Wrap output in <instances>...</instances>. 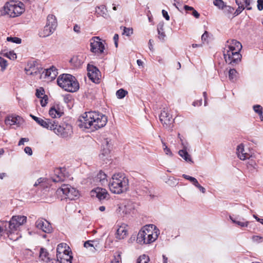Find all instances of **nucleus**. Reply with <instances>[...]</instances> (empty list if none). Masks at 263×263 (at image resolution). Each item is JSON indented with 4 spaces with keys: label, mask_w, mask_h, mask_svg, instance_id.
<instances>
[{
    "label": "nucleus",
    "mask_w": 263,
    "mask_h": 263,
    "mask_svg": "<svg viewBox=\"0 0 263 263\" xmlns=\"http://www.w3.org/2000/svg\"><path fill=\"white\" fill-rule=\"evenodd\" d=\"M252 0H245V8H246L247 10H250L252 9V7H250V5L251 3Z\"/></svg>",
    "instance_id": "obj_57"
},
{
    "label": "nucleus",
    "mask_w": 263,
    "mask_h": 263,
    "mask_svg": "<svg viewBox=\"0 0 263 263\" xmlns=\"http://www.w3.org/2000/svg\"><path fill=\"white\" fill-rule=\"evenodd\" d=\"M162 144L165 153L167 155L172 156L173 154L171 149L167 147V146L166 145V144L164 142H162Z\"/></svg>",
    "instance_id": "obj_50"
},
{
    "label": "nucleus",
    "mask_w": 263,
    "mask_h": 263,
    "mask_svg": "<svg viewBox=\"0 0 263 263\" xmlns=\"http://www.w3.org/2000/svg\"><path fill=\"white\" fill-rule=\"evenodd\" d=\"M30 117L33 119L38 124H40L41 122L43 119L38 118L34 115H30Z\"/></svg>",
    "instance_id": "obj_59"
},
{
    "label": "nucleus",
    "mask_w": 263,
    "mask_h": 263,
    "mask_svg": "<svg viewBox=\"0 0 263 263\" xmlns=\"http://www.w3.org/2000/svg\"><path fill=\"white\" fill-rule=\"evenodd\" d=\"M53 132L62 138H68L73 133L72 126L68 123H63L59 125L56 122Z\"/></svg>",
    "instance_id": "obj_8"
},
{
    "label": "nucleus",
    "mask_w": 263,
    "mask_h": 263,
    "mask_svg": "<svg viewBox=\"0 0 263 263\" xmlns=\"http://www.w3.org/2000/svg\"><path fill=\"white\" fill-rule=\"evenodd\" d=\"M70 63L74 68H80L83 63V58L78 55L73 56L70 59Z\"/></svg>",
    "instance_id": "obj_26"
},
{
    "label": "nucleus",
    "mask_w": 263,
    "mask_h": 263,
    "mask_svg": "<svg viewBox=\"0 0 263 263\" xmlns=\"http://www.w3.org/2000/svg\"><path fill=\"white\" fill-rule=\"evenodd\" d=\"M157 30L158 33L159 39L162 41H164L166 35L164 31L163 25H159L157 27Z\"/></svg>",
    "instance_id": "obj_34"
},
{
    "label": "nucleus",
    "mask_w": 263,
    "mask_h": 263,
    "mask_svg": "<svg viewBox=\"0 0 263 263\" xmlns=\"http://www.w3.org/2000/svg\"><path fill=\"white\" fill-rule=\"evenodd\" d=\"M208 37V32L205 31L204 33L201 36V40L202 42H205L206 41Z\"/></svg>",
    "instance_id": "obj_61"
},
{
    "label": "nucleus",
    "mask_w": 263,
    "mask_h": 263,
    "mask_svg": "<svg viewBox=\"0 0 263 263\" xmlns=\"http://www.w3.org/2000/svg\"><path fill=\"white\" fill-rule=\"evenodd\" d=\"M24 152L26 154H28L29 156H31L32 155V151L30 147L26 146L24 148Z\"/></svg>",
    "instance_id": "obj_58"
},
{
    "label": "nucleus",
    "mask_w": 263,
    "mask_h": 263,
    "mask_svg": "<svg viewBox=\"0 0 263 263\" xmlns=\"http://www.w3.org/2000/svg\"><path fill=\"white\" fill-rule=\"evenodd\" d=\"M178 154L186 162L191 163H193L194 162L192 159L191 156L188 153L187 150H180L178 152Z\"/></svg>",
    "instance_id": "obj_29"
},
{
    "label": "nucleus",
    "mask_w": 263,
    "mask_h": 263,
    "mask_svg": "<svg viewBox=\"0 0 263 263\" xmlns=\"http://www.w3.org/2000/svg\"><path fill=\"white\" fill-rule=\"evenodd\" d=\"M257 8L260 11L263 9V0L257 1Z\"/></svg>",
    "instance_id": "obj_60"
},
{
    "label": "nucleus",
    "mask_w": 263,
    "mask_h": 263,
    "mask_svg": "<svg viewBox=\"0 0 263 263\" xmlns=\"http://www.w3.org/2000/svg\"><path fill=\"white\" fill-rule=\"evenodd\" d=\"M254 111L258 115L262 114V108L260 105H255L253 106Z\"/></svg>",
    "instance_id": "obj_48"
},
{
    "label": "nucleus",
    "mask_w": 263,
    "mask_h": 263,
    "mask_svg": "<svg viewBox=\"0 0 263 263\" xmlns=\"http://www.w3.org/2000/svg\"><path fill=\"white\" fill-rule=\"evenodd\" d=\"M237 72L234 69H230L229 70V79L232 82H235L237 80Z\"/></svg>",
    "instance_id": "obj_36"
},
{
    "label": "nucleus",
    "mask_w": 263,
    "mask_h": 263,
    "mask_svg": "<svg viewBox=\"0 0 263 263\" xmlns=\"http://www.w3.org/2000/svg\"><path fill=\"white\" fill-rule=\"evenodd\" d=\"M21 119L20 116H9L5 119V122L6 125L10 126L18 124Z\"/></svg>",
    "instance_id": "obj_24"
},
{
    "label": "nucleus",
    "mask_w": 263,
    "mask_h": 263,
    "mask_svg": "<svg viewBox=\"0 0 263 263\" xmlns=\"http://www.w3.org/2000/svg\"><path fill=\"white\" fill-rule=\"evenodd\" d=\"M192 14L196 18H198L200 16L199 13L195 9L192 11Z\"/></svg>",
    "instance_id": "obj_64"
},
{
    "label": "nucleus",
    "mask_w": 263,
    "mask_h": 263,
    "mask_svg": "<svg viewBox=\"0 0 263 263\" xmlns=\"http://www.w3.org/2000/svg\"><path fill=\"white\" fill-rule=\"evenodd\" d=\"M84 246L86 248H92L91 251L95 252L99 248V243L97 240H88L84 242Z\"/></svg>",
    "instance_id": "obj_25"
},
{
    "label": "nucleus",
    "mask_w": 263,
    "mask_h": 263,
    "mask_svg": "<svg viewBox=\"0 0 263 263\" xmlns=\"http://www.w3.org/2000/svg\"><path fill=\"white\" fill-rule=\"evenodd\" d=\"M55 30V29L51 28L50 26L46 24L43 29L40 32L39 35L42 37H47L52 34Z\"/></svg>",
    "instance_id": "obj_23"
},
{
    "label": "nucleus",
    "mask_w": 263,
    "mask_h": 263,
    "mask_svg": "<svg viewBox=\"0 0 263 263\" xmlns=\"http://www.w3.org/2000/svg\"><path fill=\"white\" fill-rule=\"evenodd\" d=\"M16 54L13 51H11L8 52V58L11 60H15L16 59Z\"/></svg>",
    "instance_id": "obj_56"
},
{
    "label": "nucleus",
    "mask_w": 263,
    "mask_h": 263,
    "mask_svg": "<svg viewBox=\"0 0 263 263\" xmlns=\"http://www.w3.org/2000/svg\"><path fill=\"white\" fill-rule=\"evenodd\" d=\"M40 125L47 129H49L53 131L54 130L55 126H57L56 121L55 120L47 118H45L44 119H43L41 122Z\"/></svg>",
    "instance_id": "obj_18"
},
{
    "label": "nucleus",
    "mask_w": 263,
    "mask_h": 263,
    "mask_svg": "<svg viewBox=\"0 0 263 263\" xmlns=\"http://www.w3.org/2000/svg\"><path fill=\"white\" fill-rule=\"evenodd\" d=\"M127 234V231L126 228L123 226H120L117 230L116 237L119 239H124Z\"/></svg>",
    "instance_id": "obj_30"
},
{
    "label": "nucleus",
    "mask_w": 263,
    "mask_h": 263,
    "mask_svg": "<svg viewBox=\"0 0 263 263\" xmlns=\"http://www.w3.org/2000/svg\"><path fill=\"white\" fill-rule=\"evenodd\" d=\"M223 11V13L225 14V15H227L228 17H230L231 14H232L234 10V9L233 7L225 5L224 7L222 9Z\"/></svg>",
    "instance_id": "obj_38"
},
{
    "label": "nucleus",
    "mask_w": 263,
    "mask_h": 263,
    "mask_svg": "<svg viewBox=\"0 0 263 263\" xmlns=\"http://www.w3.org/2000/svg\"><path fill=\"white\" fill-rule=\"evenodd\" d=\"M90 51L96 54H102L105 49L104 44L98 36L93 37L90 42Z\"/></svg>",
    "instance_id": "obj_10"
},
{
    "label": "nucleus",
    "mask_w": 263,
    "mask_h": 263,
    "mask_svg": "<svg viewBox=\"0 0 263 263\" xmlns=\"http://www.w3.org/2000/svg\"><path fill=\"white\" fill-rule=\"evenodd\" d=\"M153 225L146 226L140 230L137 235V241L139 243L148 244L154 242L158 236V230L153 229Z\"/></svg>",
    "instance_id": "obj_6"
},
{
    "label": "nucleus",
    "mask_w": 263,
    "mask_h": 263,
    "mask_svg": "<svg viewBox=\"0 0 263 263\" xmlns=\"http://www.w3.org/2000/svg\"><path fill=\"white\" fill-rule=\"evenodd\" d=\"M27 218L24 216H13L8 223L6 222V225L8 224V229L9 231H17L20 226L26 222Z\"/></svg>",
    "instance_id": "obj_9"
},
{
    "label": "nucleus",
    "mask_w": 263,
    "mask_h": 263,
    "mask_svg": "<svg viewBox=\"0 0 263 263\" xmlns=\"http://www.w3.org/2000/svg\"><path fill=\"white\" fill-rule=\"evenodd\" d=\"M108 185L112 193L119 194L127 190L128 179L123 174H115L112 175Z\"/></svg>",
    "instance_id": "obj_3"
},
{
    "label": "nucleus",
    "mask_w": 263,
    "mask_h": 263,
    "mask_svg": "<svg viewBox=\"0 0 263 263\" xmlns=\"http://www.w3.org/2000/svg\"><path fill=\"white\" fill-rule=\"evenodd\" d=\"M26 73L28 75H35L39 72L37 68L35 66H31L25 69Z\"/></svg>",
    "instance_id": "obj_35"
},
{
    "label": "nucleus",
    "mask_w": 263,
    "mask_h": 263,
    "mask_svg": "<svg viewBox=\"0 0 263 263\" xmlns=\"http://www.w3.org/2000/svg\"><path fill=\"white\" fill-rule=\"evenodd\" d=\"M96 12L98 13V14L104 17H105L107 15L106 9L105 8L104 6L98 7L96 8Z\"/></svg>",
    "instance_id": "obj_39"
},
{
    "label": "nucleus",
    "mask_w": 263,
    "mask_h": 263,
    "mask_svg": "<svg viewBox=\"0 0 263 263\" xmlns=\"http://www.w3.org/2000/svg\"><path fill=\"white\" fill-rule=\"evenodd\" d=\"M46 181V178H40L38 179L36 181L34 184V186H37L38 185H40L42 187H44L45 183Z\"/></svg>",
    "instance_id": "obj_45"
},
{
    "label": "nucleus",
    "mask_w": 263,
    "mask_h": 263,
    "mask_svg": "<svg viewBox=\"0 0 263 263\" xmlns=\"http://www.w3.org/2000/svg\"><path fill=\"white\" fill-rule=\"evenodd\" d=\"M58 85L65 90L76 92L79 89V84L76 78L70 74H61L57 79Z\"/></svg>",
    "instance_id": "obj_4"
},
{
    "label": "nucleus",
    "mask_w": 263,
    "mask_h": 263,
    "mask_svg": "<svg viewBox=\"0 0 263 263\" xmlns=\"http://www.w3.org/2000/svg\"><path fill=\"white\" fill-rule=\"evenodd\" d=\"M159 119L164 127L166 128L173 127L174 119L166 110H163L161 111Z\"/></svg>",
    "instance_id": "obj_11"
},
{
    "label": "nucleus",
    "mask_w": 263,
    "mask_h": 263,
    "mask_svg": "<svg viewBox=\"0 0 263 263\" xmlns=\"http://www.w3.org/2000/svg\"><path fill=\"white\" fill-rule=\"evenodd\" d=\"M127 93H128L127 91H126L122 88H121L116 91V95L117 98H118L119 99H122L123 98H124L125 97V96L126 95H127Z\"/></svg>",
    "instance_id": "obj_40"
},
{
    "label": "nucleus",
    "mask_w": 263,
    "mask_h": 263,
    "mask_svg": "<svg viewBox=\"0 0 263 263\" xmlns=\"http://www.w3.org/2000/svg\"><path fill=\"white\" fill-rule=\"evenodd\" d=\"M7 41L8 42H11L16 44H20L21 43V39L16 37H8Z\"/></svg>",
    "instance_id": "obj_47"
},
{
    "label": "nucleus",
    "mask_w": 263,
    "mask_h": 263,
    "mask_svg": "<svg viewBox=\"0 0 263 263\" xmlns=\"http://www.w3.org/2000/svg\"><path fill=\"white\" fill-rule=\"evenodd\" d=\"M66 244L65 243H60L58 245L57 248V256H58V254L60 255V254H62L64 253H69V252L66 250Z\"/></svg>",
    "instance_id": "obj_33"
},
{
    "label": "nucleus",
    "mask_w": 263,
    "mask_h": 263,
    "mask_svg": "<svg viewBox=\"0 0 263 263\" xmlns=\"http://www.w3.org/2000/svg\"><path fill=\"white\" fill-rule=\"evenodd\" d=\"M57 258L60 263H71L72 256L69 254V253H64L62 254H58Z\"/></svg>",
    "instance_id": "obj_22"
},
{
    "label": "nucleus",
    "mask_w": 263,
    "mask_h": 263,
    "mask_svg": "<svg viewBox=\"0 0 263 263\" xmlns=\"http://www.w3.org/2000/svg\"><path fill=\"white\" fill-rule=\"evenodd\" d=\"M242 47L239 42L235 40H228L223 50V55L226 63L233 66L237 64L241 61L240 51Z\"/></svg>",
    "instance_id": "obj_2"
},
{
    "label": "nucleus",
    "mask_w": 263,
    "mask_h": 263,
    "mask_svg": "<svg viewBox=\"0 0 263 263\" xmlns=\"http://www.w3.org/2000/svg\"><path fill=\"white\" fill-rule=\"evenodd\" d=\"M96 180L100 182L101 184L105 185L107 184V175L102 171H100L97 174Z\"/></svg>",
    "instance_id": "obj_28"
},
{
    "label": "nucleus",
    "mask_w": 263,
    "mask_h": 263,
    "mask_svg": "<svg viewBox=\"0 0 263 263\" xmlns=\"http://www.w3.org/2000/svg\"><path fill=\"white\" fill-rule=\"evenodd\" d=\"M48 253L46 249L41 248L40 252V257L43 261L47 262L49 258L48 257Z\"/></svg>",
    "instance_id": "obj_37"
},
{
    "label": "nucleus",
    "mask_w": 263,
    "mask_h": 263,
    "mask_svg": "<svg viewBox=\"0 0 263 263\" xmlns=\"http://www.w3.org/2000/svg\"><path fill=\"white\" fill-rule=\"evenodd\" d=\"M202 104V100L200 99L199 100L195 101L193 102L192 105L194 106H201Z\"/></svg>",
    "instance_id": "obj_63"
},
{
    "label": "nucleus",
    "mask_w": 263,
    "mask_h": 263,
    "mask_svg": "<svg viewBox=\"0 0 263 263\" xmlns=\"http://www.w3.org/2000/svg\"><path fill=\"white\" fill-rule=\"evenodd\" d=\"M148 261V256L145 255H143L142 256H140L137 259L136 263H147Z\"/></svg>",
    "instance_id": "obj_43"
},
{
    "label": "nucleus",
    "mask_w": 263,
    "mask_h": 263,
    "mask_svg": "<svg viewBox=\"0 0 263 263\" xmlns=\"http://www.w3.org/2000/svg\"><path fill=\"white\" fill-rule=\"evenodd\" d=\"M180 142L182 148L181 150H188V143L187 142L183 141V140L181 138H180Z\"/></svg>",
    "instance_id": "obj_53"
},
{
    "label": "nucleus",
    "mask_w": 263,
    "mask_h": 263,
    "mask_svg": "<svg viewBox=\"0 0 263 263\" xmlns=\"http://www.w3.org/2000/svg\"><path fill=\"white\" fill-rule=\"evenodd\" d=\"M92 195L95 196L100 200H102L108 198L109 194L107 191L105 189L101 187H97L92 191Z\"/></svg>",
    "instance_id": "obj_17"
},
{
    "label": "nucleus",
    "mask_w": 263,
    "mask_h": 263,
    "mask_svg": "<svg viewBox=\"0 0 263 263\" xmlns=\"http://www.w3.org/2000/svg\"><path fill=\"white\" fill-rule=\"evenodd\" d=\"M134 206L130 201H127L124 204L119 205L117 212L121 216L129 214L134 210Z\"/></svg>",
    "instance_id": "obj_14"
},
{
    "label": "nucleus",
    "mask_w": 263,
    "mask_h": 263,
    "mask_svg": "<svg viewBox=\"0 0 263 263\" xmlns=\"http://www.w3.org/2000/svg\"><path fill=\"white\" fill-rule=\"evenodd\" d=\"M238 8L236 9V10L234 13L235 15H238L242 11V10H243L245 9V7H243V6H241L240 5H238Z\"/></svg>",
    "instance_id": "obj_55"
},
{
    "label": "nucleus",
    "mask_w": 263,
    "mask_h": 263,
    "mask_svg": "<svg viewBox=\"0 0 263 263\" xmlns=\"http://www.w3.org/2000/svg\"><path fill=\"white\" fill-rule=\"evenodd\" d=\"M88 77L93 82H97L99 80L100 72L99 69L93 65L89 64L87 66Z\"/></svg>",
    "instance_id": "obj_13"
},
{
    "label": "nucleus",
    "mask_w": 263,
    "mask_h": 263,
    "mask_svg": "<svg viewBox=\"0 0 263 263\" xmlns=\"http://www.w3.org/2000/svg\"><path fill=\"white\" fill-rule=\"evenodd\" d=\"M6 233L8 235V237L10 239L12 240L13 241L17 240L20 237L21 235L19 233V232L17 231H12V232H10L9 231V229H8L7 227H6V225H5Z\"/></svg>",
    "instance_id": "obj_27"
},
{
    "label": "nucleus",
    "mask_w": 263,
    "mask_h": 263,
    "mask_svg": "<svg viewBox=\"0 0 263 263\" xmlns=\"http://www.w3.org/2000/svg\"><path fill=\"white\" fill-rule=\"evenodd\" d=\"M41 99H42L40 101L41 105L42 107H44L47 104L48 97L46 95H44V97Z\"/></svg>",
    "instance_id": "obj_52"
},
{
    "label": "nucleus",
    "mask_w": 263,
    "mask_h": 263,
    "mask_svg": "<svg viewBox=\"0 0 263 263\" xmlns=\"http://www.w3.org/2000/svg\"><path fill=\"white\" fill-rule=\"evenodd\" d=\"M107 122V117L102 114L96 111L85 112L79 118V126L94 131L104 127Z\"/></svg>",
    "instance_id": "obj_1"
},
{
    "label": "nucleus",
    "mask_w": 263,
    "mask_h": 263,
    "mask_svg": "<svg viewBox=\"0 0 263 263\" xmlns=\"http://www.w3.org/2000/svg\"><path fill=\"white\" fill-rule=\"evenodd\" d=\"M62 112L56 109L55 107H51L49 111V114L52 118H59L62 116Z\"/></svg>",
    "instance_id": "obj_32"
},
{
    "label": "nucleus",
    "mask_w": 263,
    "mask_h": 263,
    "mask_svg": "<svg viewBox=\"0 0 263 263\" xmlns=\"http://www.w3.org/2000/svg\"><path fill=\"white\" fill-rule=\"evenodd\" d=\"M44 90L41 88L40 89H37L36 90L35 96L39 98H42V96L44 95Z\"/></svg>",
    "instance_id": "obj_51"
},
{
    "label": "nucleus",
    "mask_w": 263,
    "mask_h": 263,
    "mask_svg": "<svg viewBox=\"0 0 263 263\" xmlns=\"http://www.w3.org/2000/svg\"><path fill=\"white\" fill-rule=\"evenodd\" d=\"M36 227L45 233H50L52 231L51 224L46 220L40 218L35 222Z\"/></svg>",
    "instance_id": "obj_12"
},
{
    "label": "nucleus",
    "mask_w": 263,
    "mask_h": 263,
    "mask_svg": "<svg viewBox=\"0 0 263 263\" xmlns=\"http://www.w3.org/2000/svg\"><path fill=\"white\" fill-rule=\"evenodd\" d=\"M162 15L163 16V17L167 20V21H168L170 20V16L168 14V13L166 11L164 10H162Z\"/></svg>",
    "instance_id": "obj_62"
},
{
    "label": "nucleus",
    "mask_w": 263,
    "mask_h": 263,
    "mask_svg": "<svg viewBox=\"0 0 263 263\" xmlns=\"http://www.w3.org/2000/svg\"><path fill=\"white\" fill-rule=\"evenodd\" d=\"M213 4L220 9H222L226 5L222 0H213Z\"/></svg>",
    "instance_id": "obj_42"
},
{
    "label": "nucleus",
    "mask_w": 263,
    "mask_h": 263,
    "mask_svg": "<svg viewBox=\"0 0 263 263\" xmlns=\"http://www.w3.org/2000/svg\"><path fill=\"white\" fill-rule=\"evenodd\" d=\"M56 194L58 196L63 194L61 200L65 199H68L70 200H75L79 196V191L69 184H63L57 190Z\"/></svg>",
    "instance_id": "obj_7"
},
{
    "label": "nucleus",
    "mask_w": 263,
    "mask_h": 263,
    "mask_svg": "<svg viewBox=\"0 0 263 263\" xmlns=\"http://www.w3.org/2000/svg\"><path fill=\"white\" fill-rule=\"evenodd\" d=\"M63 171H65L61 168H57L54 170V175L51 177V180L54 182H63L65 179V176Z\"/></svg>",
    "instance_id": "obj_16"
},
{
    "label": "nucleus",
    "mask_w": 263,
    "mask_h": 263,
    "mask_svg": "<svg viewBox=\"0 0 263 263\" xmlns=\"http://www.w3.org/2000/svg\"><path fill=\"white\" fill-rule=\"evenodd\" d=\"M182 177L186 179L189 180L192 183V184L196 186L197 188H198L199 191L202 192V193H205L206 192L205 189L200 184L198 183V180L194 177L190 176L189 175L183 174Z\"/></svg>",
    "instance_id": "obj_20"
},
{
    "label": "nucleus",
    "mask_w": 263,
    "mask_h": 263,
    "mask_svg": "<svg viewBox=\"0 0 263 263\" xmlns=\"http://www.w3.org/2000/svg\"><path fill=\"white\" fill-rule=\"evenodd\" d=\"M121 261V255L117 254L114 256V258L111 260V263H119Z\"/></svg>",
    "instance_id": "obj_54"
},
{
    "label": "nucleus",
    "mask_w": 263,
    "mask_h": 263,
    "mask_svg": "<svg viewBox=\"0 0 263 263\" xmlns=\"http://www.w3.org/2000/svg\"><path fill=\"white\" fill-rule=\"evenodd\" d=\"M110 141L107 138L104 139V141L103 143V148L101 149V153L99 155L100 159H101L103 161H104L107 158L110 153Z\"/></svg>",
    "instance_id": "obj_15"
},
{
    "label": "nucleus",
    "mask_w": 263,
    "mask_h": 263,
    "mask_svg": "<svg viewBox=\"0 0 263 263\" xmlns=\"http://www.w3.org/2000/svg\"><path fill=\"white\" fill-rule=\"evenodd\" d=\"M252 240L255 243H261L263 242V237L258 235H253L252 237Z\"/></svg>",
    "instance_id": "obj_46"
},
{
    "label": "nucleus",
    "mask_w": 263,
    "mask_h": 263,
    "mask_svg": "<svg viewBox=\"0 0 263 263\" xmlns=\"http://www.w3.org/2000/svg\"><path fill=\"white\" fill-rule=\"evenodd\" d=\"M133 29L130 28H126L124 27L123 34H125L126 36H130L133 34Z\"/></svg>",
    "instance_id": "obj_49"
},
{
    "label": "nucleus",
    "mask_w": 263,
    "mask_h": 263,
    "mask_svg": "<svg viewBox=\"0 0 263 263\" xmlns=\"http://www.w3.org/2000/svg\"><path fill=\"white\" fill-rule=\"evenodd\" d=\"M8 66L7 61L5 59L0 57V67L2 71H4Z\"/></svg>",
    "instance_id": "obj_44"
},
{
    "label": "nucleus",
    "mask_w": 263,
    "mask_h": 263,
    "mask_svg": "<svg viewBox=\"0 0 263 263\" xmlns=\"http://www.w3.org/2000/svg\"><path fill=\"white\" fill-rule=\"evenodd\" d=\"M46 24L51 26V28L56 29L57 27V21L56 17L53 14H49L47 17Z\"/></svg>",
    "instance_id": "obj_31"
},
{
    "label": "nucleus",
    "mask_w": 263,
    "mask_h": 263,
    "mask_svg": "<svg viewBox=\"0 0 263 263\" xmlns=\"http://www.w3.org/2000/svg\"><path fill=\"white\" fill-rule=\"evenodd\" d=\"M24 10V5L22 3L11 1L5 4L0 11V15H7L9 17H15L21 15Z\"/></svg>",
    "instance_id": "obj_5"
},
{
    "label": "nucleus",
    "mask_w": 263,
    "mask_h": 263,
    "mask_svg": "<svg viewBox=\"0 0 263 263\" xmlns=\"http://www.w3.org/2000/svg\"><path fill=\"white\" fill-rule=\"evenodd\" d=\"M230 218L233 223H236L241 227H246L248 226L249 223L248 221L241 222L240 221L236 220L235 219H234L232 216H230Z\"/></svg>",
    "instance_id": "obj_41"
},
{
    "label": "nucleus",
    "mask_w": 263,
    "mask_h": 263,
    "mask_svg": "<svg viewBox=\"0 0 263 263\" xmlns=\"http://www.w3.org/2000/svg\"><path fill=\"white\" fill-rule=\"evenodd\" d=\"M43 73H45L46 77L49 78L50 80L54 79L58 73L57 68L54 66L45 69Z\"/></svg>",
    "instance_id": "obj_21"
},
{
    "label": "nucleus",
    "mask_w": 263,
    "mask_h": 263,
    "mask_svg": "<svg viewBox=\"0 0 263 263\" xmlns=\"http://www.w3.org/2000/svg\"><path fill=\"white\" fill-rule=\"evenodd\" d=\"M237 154L238 157L242 160L250 159L251 157H252V156H250L249 154L245 152L244 146L242 144L238 145L237 147Z\"/></svg>",
    "instance_id": "obj_19"
}]
</instances>
